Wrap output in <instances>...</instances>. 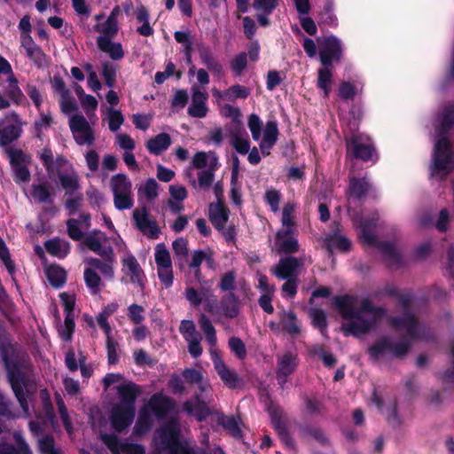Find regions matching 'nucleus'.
Listing matches in <instances>:
<instances>
[{
	"mask_svg": "<svg viewBox=\"0 0 454 454\" xmlns=\"http://www.w3.org/2000/svg\"><path fill=\"white\" fill-rule=\"evenodd\" d=\"M46 276L49 283L54 288L62 287L67 281V271L58 265L49 267Z\"/></svg>",
	"mask_w": 454,
	"mask_h": 454,
	"instance_id": "35",
	"label": "nucleus"
},
{
	"mask_svg": "<svg viewBox=\"0 0 454 454\" xmlns=\"http://www.w3.org/2000/svg\"><path fill=\"white\" fill-rule=\"evenodd\" d=\"M172 248L177 258L179 268L182 269L184 266V261H185L188 256V242L184 238H178L173 241Z\"/></svg>",
	"mask_w": 454,
	"mask_h": 454,
	"instance_id": "42",
	"label": "nucleus"
},
{
	"mask_svg": "<svg viewBox=\"0 0 454 454\" xmlns=\"http://www.w3.org/2000/svg\"><path fill=\"white\" fill-rule=\"evenodd\" d=\"M325 247L329 252L336 249L340 253H348L352 248V243L349 239L340 235L338 230L333 231L325 239Z\"/></svg>",
	"mask_w": 454,
	"mask_h": 454,
	"instance_id": "19",
	"label": "nucleus"
},
{
	"mask_svg": "<svg viewBox=\"0 0 454 454\" xmlns=\"http://www.w3.org/2000/svg\"><path fill=\"white\" fill-rule=\"evenodd\" d=\"M46 251L54 256L64 258L69 253V242H61L58 239H49L44 243Z\"/></svg>",
	"mask_w": 454,
	"mask_h": 454,
	"instance_id": "37",
	"label": "nucleus"
},
{
	"mask_svg": "<svg viewBox=\"0 0 454 454\" xmlns=\"http://www.w3.org/2000/svg\"><path fill=\"white\" fill-rule=\"evenodd\" d=\"M174 37L178 43L182 44L184 53L193 52L192 41L189 31H176Z\"/></svg>",
	"mask_w": 454,
	"mask_h": 454,
	"instance_id": "61",
	"label": "nucleus"
},
{
	"mask_svg": "<svg viewBox=\"0 0 454 454\" xmlns=\"http://www.w3.org/2000/svg\"><path fill=\"white\" fill-rule=\"evenodd\" d=\"M209 219L217 231H223L229 220V208L224 203L210 204Z\"/></svg>",
	"mask_w": 454,
	"mask_h": 454,
	"instance_id": "17",
	"label": "nucleus"
},
{
	"mask_svg": "<svg viewBox=\"0 0 454 454\" xmlns=\"http://www.w3.org/2000/svg\"><path fill=\"white\" fill-rule=\"evenodd\" d=\"M183 407L188 414H195L199 421L206 419L211 414L207 403L199 395H195L194 401H185Z\"/></svg>",
	"mask_w": 454,
	"mask_h": 454,
	"instance_id": "18",
	"label": "nucleus"
},
{
	"mask_svg": "<svg viewBox=\"0 0 454 454\" xmlns=\"http://www.w3.org/2000/svg\"><path fill=\"white\" fill-rule=\"evenodd\" d=\"M116 390L120 397L119 405L136 408V400L141 393V387L132 381H129L118 386Z\"/></svg>",
	"mask_w": 454,
	"mask_h": 454,
	"instance_id": "12",
	"label": "nucleus"
},
{
	"mask_svg": "<svg viewBox=\"0 0 454 454\" xmlns=\"http://www.w3.org/2000/svg\"><path fill=\"white\" fill-rule=\"evenodd\" d=\"M14 123L7 124L0 129V147L7 148L9 145L18 140L22 134L21 121L20 115L16 112L11 114Z\"/></svg>",
	"mask_w": 454,
	"mask_h": 454,
	"instance_id": "11",
	"label": "nucleus"
},
{
	"mask_svg": "<svg viewBox=\"0 0 454 454\" xmlns=\"http://www.w3.org/2000/svg\"><path fill=\"white\" fill-rule=\"evenodd\" d=\"M135 14L137 20L142 23V26L137 28V32L143 36L152 35L153 34V28L149 22L150 14L147 8L140 4L137 7Z\"/></svg>",
	"mask_w": 454,
	"mask_h": 454,
	"instance_id": "33",
	"label": "nucleus"
},
{
	"mask_svg": "<svg viewBox=\"0 0 454 454\" xmlns=\"http://www.w3.org/2000/svg\"><path fill=\"white\" fill-rule=\"evenodd\" d=\"M271 422L274 430L277 432L281 442L289 450H295V441L291 436L286 425L281 418L275 412L271 414Z\"/></svg>",
	"mask_w": 454,
	"mask_h": 454,
	"instance_id": "21",
	"label": "nucleus"
},
{
	"mask_svg": "<svg viewBox=\"0 0 454 454\" xmlns=\"http://www.w3.org/2000/svg\"><path fill=\"white\" fill-rule=\"evenodd\" d=\"M5 95L15 104L20 105L25 96L19 86V81L14 74L7 77V86L4 90Z\"/></svg>",
	"mask_w": 454,
	"mask_h": 454,
	"instance_id": "34",
	"label": "nucleus"
},
{
	"mask_svg": "<svg viewBox=\"0 0 454 454\" xmlns=\"http://www.w3.org/2000/svg\"><path fill=\"white\" fill-rule=\"evenodd\" d=\"M171 145V137L168 133H160L150 138L146 144V149L154 155H160Z\"/></svg>",
	"mask_w": 454,
	"mask_h": 454,
	"instance_id": "26",
	"label": "nucleus"
},
{
	"mask_svg": "<svg viewBox=\"0 0 454 454\" xmlns=\"http://www.w3.org/2000/svg\"><path fill=\"white\" fill-rule=\"evenodd\" d=\"M199 324L205 334L207 341L211 346H215L217 340L216 331L211 320L204 313H201L199 317Z\"/></svg>",
	"mask_w": 454,
	"mask_h": 454,
	"instance_id": "41",
	"label": "nucleus"
},
{
	"mask_svg": "<svg viewBox=\"0 0 454 454\" xmlns=\"http://www.w3.org/2000/svg\"><path fill=\"white\" fill-rule=\"evenodd\" d=\"M84 281L88 288L97 294L102 282L100 276L91 268H86L83 272Z\"/></svg>",
	"mask_w": 454,
	"mask_h": 454,
	"instance_id": "45",
	"label": "nucleus"
},
{
	"mask_svg": "<svg viewBox=\"0 0 454 454\" xmlns=\"http://www.w3.org/2000/svg\"><path fill=\"white\" fill-rule=\"evenodd\" d=\"M228 345L231 349V351L235 355V356L239 359L243 360L247 356V348L244 343V341L236 336H232L228 340Z\"/></svg>",
	"mask_w": 454,
	"mask_h": 454,
	"instance_id": "51",
	"label": "nucleus"
},
{
	"mask_svg": "<svg viewBox=\"0 0 454 454\" xmlns=\"http://www.w3.org/2000/svg\"><path fill=\"white\" fill-rule=\"evenodd\" d=\"M59 179L61 186L65 190L69 189L72 191H76L80 188L79 177H78L77 174H75V173L67 175V174H62L59 172Z\"/></svg>",
	"mask_w": 454,
	"mask_h": 454,
	"instance_id": "57",
	"label": "nucleus"
},
{
	"mask_svg": "<svg viewBox=\"0 0 454 454\" xmlns=\"http://www.w3.org/2000/svg\"><path fill=\"white\" fill-rule=\"evenodd\" d=\"M280 254H292L299 251V243L296 238L276 239Z\"/></svg>",
	"mask_w": 454,
	"mask_h": 454,
	"instance_id": "47",
	"label": "nucleus"
},
{
	"mask_svg": "<svg viewBox=\"0 0 454 454\" xmlns=\"http://www.w3.org/2000/svg\"><path fill=\"white\" fill-rule=\"evenodd\" d=\"M375 247L380 249L383 256L395 265H399L402 262V256L396 250L395 245L391 242H379Z\"/></svg>",
	"mask_w": 454,
	"mask_h": 454,
	"instance_id": "39",
	"label": "nucleus"
},
{
	"mask_svg": "<svg viewBox=\"0 0 454 454\" xmlns=\"http://www.w3.org/2000/svg\"><path fill=\"white\" fill-rule=\"evenodd\" d=\"M154 259L157 267L172 266L169 252L164 244H158L156 246Z\"/></svg>",
	"mask_w": 454,
	"mask_h": 454,
	"instance_id": "52",
	"label": "nucleus"
},
{
	"mask_svg": "<svg viewBox=\"0 0 454 454\" xmlns=\"http://www.w3.org/2000/svg\"><path fill=\"white\" fill-rule=\"evenodd\" d=\"M278 128L276 121H268L265 125L262 140L271 145H276L278 138Z\"/></svg>",
	"mask_w": 454,
	"mask_h": 454,
	"instance_id": "54",
	"label": "nucleus"
},
{
	"mask_svg": "<svg viewBox=\"0 0 454 454\" xmlns=\"http://www.w3.org/2000/svg\"><path fill=\"white\" fill-rule=\"evenodd\" d=\"M377 226V223L374 219L365 218L360 221L359 227V239L362 242L368 246H376L378 243L377 237L373 231Z\"/></svg>",
	"mask_w": 454,
	"mask_h": 454,
	"instance_id": "24",
	"label": "nucleus"
},
{
	"mask_svg": "<svg viewBox=\"0 0 454 454\" xmlns=\"http://www.w3.org/2000/svg\"><path fill=\"white\" fill-rule=\"evenodd\" d=\"M311 353L318 356L327 368L333 367L337 363L336 357L332 353L325 351L321 346L314 347Z\"/></svg>",
	"mask_w": 454,
	"mask_h": 454,
	"instance_id": "62",
	"label": "nucleus"
},
{
	"mask_svg": "<svg viewBox=\"0 0 454 454\" xmlns=\"http://www.w3.org/2000/svg\"><path fill=\"white\" fill-rule=\"evenodd\" d=\"M123 266L129 270L130 282L137 283L139 286L143 287L145 274L136 257L129 255L123 259Z\"/></svg>",
	"mask_w": 454,
	"mask_h": 454,
	"instance_id": "30",
	"label": "nucleus"
},
{
	"mask_svg": "<svg viewBox=\"0 0 454 454\" xmlns=\"http://www.w3.org/2000/svg\"><path fill=\"white\" fill-rule=\"evenodd\" d=\"M148 209L145 206L141 208H136L133 211L136 227L149 238L157 239L160 234V229L154 220L148 218Z\"/></svg>",
	"mask_w": 454,
	"mask_h": 454,
	"instance_id": "9",
	"label": "nucleus"
},
{
	"mask_svg": "<svg viewBox=\"0 0 454 454\" xmlns=\"http://www.w3.org/2000/svg\"><path fill=\"white\" fill-rule=\"evenodd\" d=\"M110 186L114 194L131 192L132 184L127 175L119 173L112 176Z\"/></svg>",
	"mask_w": 454,
	"mask_h": 454,
	"instance_id": "36",
	"label": "nucleus"
},
{
	"mask_svg": "<svg viewBox=\"0 0 454 454\" xmlns=\"http://www.w3.org/2000/svg\"><path fill=\"white\" fill-rule=\"evenodd\" d=\"M101 439L113 454H119L120 451H121V444L123 442H121L116 434H102Z\"/></svg>",
	"mask_w": 454,
	"mask_h": 454,
	"instance_id": "64",
	"label": "nucleus"
},
{
	"mask_svg": "<svg viewBox=\"0 0 454 454\" xmlns=\"http://www.w3.org/2000/svg\"><path fill=\"white\" fill-rule=\"evenodd\" d=\"M223 95L227 101H234L239 98L246 99L250 95V89L240 84H235L223 90Z\"/></svg>",
	"mask_w": 454,
	"mask_h": 454,
	"instance_id": "43",
	"label": "nucleus"
},
{
	"mask_svg": "<svg viewBox=\"0 0 454 454\" xmlns=\"http://www.w3.org/2000/svg\"><path fill=\"white\" fill-rule=\"evenodd\" d=\"M101 74H102L105 83L107 87L113 88L115 85L117 69H116V67L113 63H111L109 61L103 62Z\"/></svg>",
	"mask_w": 454,
	"mask_h": 454,
	"instance_id": "46",
	"label": "nucleus"
},
{
	"mask_svg": "<svg viewBox=\"0 0 454 454\" xmlns=\"http://www.w3.org/2000/svg\"><path fill=\"white\" fill-rule=\"evenodd\" d=\"M247 66V55L246 52L237 54L231 61V71L237 76H240Z\"/></svg>",
	"mask_w": 454,
	"mask_h": 454,
	"instance_id": "56",
	"label": "nucleus"
},
{
	"mask_svg": "<svg viewBox=\"0 0 454 454\" xmlns=\"http://www.w3.org/2000/svg\"><path fill=\"white\" fill-rule=\"evenodd\" d=\"M301 261L294 256L280 258L278 263L271 268V272L279 279L295 278Z\"/></svg>",
	"mask_w": 454,
	"mask_h": 454,
	"instance_id": "10",
	"label": "nucleus"
},
{
	"mask_svg": "<svg viewBox=\"0 0 454 454\" xmlns=\"http://www.w3.org/2000/svg\"><path fill=\"white\" fill-rule=\"evenodd\" d=\"M152 422L148 415L141 412L134 426L133 434L137 436L145 434L151 429Z\"/></svg>",
	"mask_w": 454,
	"mask_h": 454,
	"instance_id": "58",
	"label": "nucleus"
},
{
	"mask_svg": "<svg viewBox=\"0 0 454 454\" xmlns=\"http://www.w3.org/2000/svg\"><path fill=\"white\" fill-rule=\"evenodd\" d=\"M280 0H254L253 7L256 11H261L270 15L274 10L279 5Z\"/></svg>",
	"mask_w": 454,
	"mask_h": 454,
	"instance_id": "59",
	"label": "nucleus"
},
{
	"mask_svg": "<svg viewBox=\"0 0 454 454\" xmlns=\"http://www.w3.org/2000/svg\"><path fill=\"white\" fill-rule=\"evenodd\" d=\"M223 315L229 318H234L239 314V298L233 292L224 294L220 301Z\"/></svg>",
	"mask_w": 454,
	"mask_h": 454,
	"instance_id": "28",
	"label": "nucleus"
},
{
	"mask_svg": "<svg viewBox=\"0 0 454 454\" xmlns=\"http://www.w3.org/2000/svg\"><path fill=\"white\" fill-rule=\"evenodd\" d=\"M247 125L251 131L253 139L255 141L259 140L262 135V122L260 117L256 114H251L248 116Z\"/></svg>",
	"mask_w": 454,
	"mask_h": 454,
	"instance_id": "63",
	"label": "nucleus"
},
{
	"mask_svg": "<svg viewBox=\"0 0 454 454\" xmlns=\"http://www.w3.org/2000/svg\"><path fill=\"white\" fill-rule=\"evenodd\" d=\"M309 317L313 326L324 335L328 326L325 312L322 309H310Z\"/></svg>",
	"mask_w": 454,
	"mask_h": 454,
	"instance_id": "44",
	"label": "nucleus"
},
{
	"mask_svg": "<svg viewBox=\"0 0 454 454\" xmlns=\"http://www.w3.org/2000/svg\"><path fill=\"white\" fill-rule=\"evenodd\" d=\"M102 233L100 231H94L83 238L82 243L90 251L96 253L102 258L111 259L114 255V249L111 246L102 247L100 239L97 237L98 234Z\"/></svg>",
	"mask_w": 454,
	"mask_h": 454,
	"instance_id": "15",
	"label": "nucleus"
},
{
	"mask_svg": "<svg viewBox=\"0 0 454 454\" xmlns=\"http://www.w3.org/2000/svg\"><path fill=\"white\" fill-rule=\"evenodd\" d=\"M157 433L160 449L168 451V454H198V446H192L188 441L181 440V428L176 420L168 421Z\"/></svg>",
	"mask_w": 454,
	"mask_h": 454,
	"instance_id": "4",
	"label": "nucleus"
},
{
	"mask_svg": "<svg viewBox=\"0 0 454 454\" xmlns=\"http://www.w3.org/2000/svg\"><path fill=\"white\" fill-rule=\"evenodd\" d=\"M27 57L34 62V64L38 67H43L45 64L46 54L43 52L42 48L38 45L27 50Z\"/></svg>",
	"mask_w": 454,
	"mask_h": 454,
	"instance_id": "60",
	"label": "nucleus"
},
{
	"mask_svg": "<svg viewBox=\"0 0 454 454\" xmlns=\"http://www.w3.org/2000/svg\"><path fill=\"white\" fill-rule=\"evenodd\" d=\"M333 0H325L323 9L317 15L319 27H336L338 26V18L333 12Z\"/></svg>",
	"mask_w": 454,
	"mask_h": 454,
	"instance_id": "23",
	"label": "nucleus"
},
{
	"mask_svg": "<svg viewBox=\"0 0 454 454\" xmlns=\"http://www.w3.org/2000/svg\"><path fill=\"white\" fill-rule=\"evenodd\" d=\"M207 97V94L197 90H194L192 96V104L188 108V114L195 118H203L207 114V107L206 105Z\"/></svg>",
	"mask_w": 454,
	"mask_h": 454,
	"instance_id": "20",
	"label": "nucleus"
},
{
	"mask_svg": "<svg viewBox=\"0 0 454 454\" xmlns=\"http://www.w3.org/2000/svg\"><path fill=\"white\" fill-rule=\"evenodd\" d=\"M347 158L359 160L362 161H376L378 155L376 148L370 137L359 132L351 130L344 134Z\"/></svg>",
	"mask_w": 454,
	"mask_h": 454,
	"instance_id": "6",
	"label": "nucleus"
},
{
	"mask_svg": "<svg viewBox=\"0 0 454 454\" xmlns=\"http://www.w3.org/2000/svg\"><path fill=\"white\" fill-rule=\"evenodd\" d=\"M214 177L215 168H213V162H211L207 169L200 170L198 173L199 186L203 190H208L212 186Z\"/></svg>",
	"mask_w": 454,
	"mask_h": 454,
	"instance_id": "53",
	"label": "nucleus"
},
{
	"mask_svg": "<svg viewBox=\"0 0 454 454\" xmlns=\"http://www.w3.org/2000/svg\"><path fill=\"white\" fill-rule=\"evenodd\" d=\"M136 414V408L115 404L111 411L110 423L117 433L126 430L132 423Z\"/></svg>",
	"mask_w": 454,
	"mask_h": 454,
	"instance_id": "8",
	"label": "nucleus"
},
{
	"mask_svg": "<svg viewBox=\"0 0 454 454\" xmlns=\"http://www.w3.org/2000/svg\"><path fill=\"white\" fill-rule=\"evenodd\" d=\"M75 323L74 315L67 314L65 317L64 325L59 330V335L65 341H70L74 332Z\"/></svg>",
	"mask_w": 454,
	"mask_h": 454,
	"instance_id": "49",
	"label": "nucleus"
},
{
	"mask_svg": "<svg viewBox=\"0 0 454 454\" xmlns=\"http://www.w3.org/2000/svg\"><path fill=\"white\" fill-rule=\"evenodd\" d=\"M14 345L10 341L0 345V352L7 376L12 391L23 410L28 409V403L24 388L27 385V378L22 371V364L18 359H11L10 356L14 352Z\"/></svg>",
	"mask_w": 454,
	"mask_h": 454,
	"instance_id": "3",
	"label": "nucleus"
},
{
	"mask_svg": "<svg viewBox=\"0 0 454 454\" xmlns=\"http://www.w3.org/2000/svg\"><path fill=\"white\" fill-rule=\"evenodd\" d=\"M454 125V106H446L442 114L440 124L437 127V132L441 137H446L448 132Z\"/></svg>",
	"mask_w": 454,
	"mask_h": 454,
	"instance_id": "38",
	"label": "nucleus"
},
{
	"mask_svg": "<svg viewBox=\"0 0 454 454\" xmlns=\"http://www.w3.org/2000/svg\"><path fill=\"white\" fill-rule=\"evenodd\" d=\"M319 46L318 55L322 66H333V62H340L342 58V43L333 35H328L317 38Z\"/></svg>",
	"mask_w": 454,
	"mask_h": 454,
	"instance_id": "7",
	"label": "nucleus"
},
{
	"mask_svg": "<svg viewBox=\"0 0 454 454\" xmlns=\"http://www.w3.org/2000/svg\"><path fill=\"white\" fill-rule=\"evenodd\" d=\"M356 297L348 294L334 297V306L345 320L341 331L345 336L359 337L374 329L386 317L387 309L381 306H375L372 301L365 298L362 300L358 309H356Z\"/></svg>",
	"mask_w": 454,
	"mask_h": 454,
	"instance_id": "1",
	"label": "nucleus"
},
{
	"mask_svg": "<svg viewBox=\"0 0 454 454\" xmlns=\"http://www.w3.org/2000/svg\"><path fill=\"white\" fill-rule=\"evenodd\" d=\"M372 189V184L366 178L364 177H350L348 184V193L350 196L357 200L365 197Z\"/></svg>",
	"mask_w": 454,
	"mask_h": 454,
	"instance_id": "27",
	"label": "nucleus"
},
{
	"mask_svg": "<svg viewBox=\"0 0 454 454\" xmlns=\"http://www.w3.org/2000/svg\"><path fill=\"white\" fill-rule=\"evenodd\" d=\"M301 433L303 435L314 438L321 445H326L329 443L328 438L325 435L323 430L319 427L305 426L301 428Z\"/></svg>",
	"mask_w": 454,
	"mask_h": 454,
	"instance_id": "55",
	"label": "nucleus"
},
{
	"mask_svg": "<svg viewBox=\"0 0 454 454\" xmlns=\"http://www.w3.org/2000/svg\"><path fill=\"white\" fill-rule=\"evenodd\" d=\"M38 450L42 454H60L55 448V439L52 434H46L38 440Z\"/></svg>",
	"mask_w": 454,
	"mask_h": 454,
	"instance_id": "48",
	"label": "nucleus"
},
{
	"mask_svg": "<svg viewBox=\"0 0 454 454\" xmlns=\"http://www.w3.org/2000/svg\"><path fill=\"white\" fill-rule=\"evenodd\" d=\"M95 30L102 33V35H99L98 38H108L109 40H112L118 33V22L106 19L103 27L100 28V25L97 24L95 26Z\"/></svg>",
	"mask_w": 454,
	"mask_h": 454,
	"instance_id": "50",
	"label": "nucleus"
},
{
	"mask_svg": "<svg viewBox=\"0 0 454 454\" xmlns=\"http://www.w3.org/2000/svg\"><path fill=\"white\" fill-rule=\"evenodd\" d=\"M5 153L12 168L28 164L31 161V156L26 154L21 149L7 147Z\"/></svg>",
	"mask_w": 454,
	"mask_h": 454,
	"instance_id": "40",
	"label": "nucleus"
},
{
	"mask_svg": "<svg viewBox=\"0 0 454 454\" xmlns=\"http://www.w3.org/2000/svg\"><path fill=\"white\" fill-rule=\"evenodd\" d=\"M388 324L396 330H405L407 336H403L398 342H392L387 336L379 338L367 348V353L372 361H378L386 353H390L393 357L403 359L411 348V340L419 336V324L411 311L403 313V317H389Z\"/></svg>",
	"mask_w": 454,
	"mask_h": 454,
	"instance_id": "2",
	"label": "nucleus"
},
{
	"mask_svg": "<svg viewBox=\"0 0 454 454\" xmlns=\"http://www.w3.org/2000/svg\"><path fill=\"white\" fill-rule=\"evenodd\" d=\"M454 168V152L447 137H440L434 144L432 162L429 166L430 177L444 180Z\"/></svg>",
	"mask_w": 454,
	"mask_h": 454,
	"instance_id": "5",
	"label": "nucleus"
},
{
	"mask_svg": "<svg viewBox=\"0 0 454 454\" xmlns=\"http://www.w3.org/2000/svg\"><path fill=\"white\" fill-rule=\"evenodd\" d=\"M214 367L226 387L234 389L239 386L241 381L239 374L235 371L229 369L221 358L218 357L214 360Z\"/></svg>",
	"mask_w": 454,
	"mask_h": 454,
	"instance_id": "14",
	"label": "nucleus"
},
{
	"mask_svg": "<svg viewBox=\"0 0 454 454\" xmlns=\"http://www.w3.org/2000/svg\"><path fill=\"white\" fill-rule=\"evenodd\" d=\"M279 319L280 325L284 333L292 336H296L301 333L299 320L294 311H282L279 314Z\"/></svg>",
	"mask_w": 454,
	"mask_h": 454,
	"instance_id": "25",
	"label": "nucleus"
},
{
	"mask_svg": "<svg viewBox=\"0 0 454 454\" xmlns=\"http://www.w3.org/2000/svg\"><path fill=\"white\" fill-rule=\"evenodd\" d=\"M333 68V66H322V67L317 70V87L324 91L325 98H328L331 92Z\"/></svg>",
	"mask_w": 454,
	"mask_h": 454,
	"instance_id": "32",
	"label": "nucleus"
},
{
	"mask_svg": "<svg viewBox=\"0 0 454 454\" xmlns=\"http://www.w3.org/2000/svg\"><path fill=\"white\" fill-rule=\"evenodd\" d=\"M299 365L297 354L286 351L281 356H278L277 372L282 375H292Z\"/></svg>",
	"mask_w": 454,
	"mask_h": 454,
	"instance_id": "22",
	"label": "nucleus"
},
{
	"mask_svg": "<svg viewBox=\"0 0 454 454\" xmlns=\"http://www.w3.org/2000/svg\"><path fill=\"white\" fill-rule=\"evenodd\" d=\"M148 406L157 418H165L175 407L173 400L162 394H154Z\"/></svg>",
	"mask_w": 454,
	"mask_h": 454,
	"instance_id": "13",
	"label": "nucleus"
},
{
	"mask_svg": "<svg viewBox=\"0 0 454 454\" xmlns=\"http://www.w3.org/2000/svg\"><path fill=\"white\" fill-rule=\"evenodd\" d=\"M31 194L39 203H53V188L48 182L32 185Z\"/></svg>",
	"mask_w": 454,
	"mask_h": 454,
	"instance_id": "29",
	"label": "nucleus"
},
{
	"mask_svg": "<svg viewBox=\"0 0 454 454\" xmlns=\"http://www.w3.org/2000/svg\"><path fill=\"white\" fill-rule=\"evenodd\" d=\"M197 51L199 52L201 63L211 72L221 74L223 72V66L219 63L214 56L211 48L204 43L197 44Z\"/></svg>",
	"mask_w": 454,
	"mask_h": 454,
	"instance_id": "16",
	"label": "nucleus"
},
{
	"mask_svg": "<svg viewBox=\"0 0 454 454\" xmlns=\"http://www.w3.org/2000/svg\"><path fill=\"white\" fill-rule=\"evenodd\" d=\"M97 44L100 51L109 53L114 60H119L124 57L122 46L119 43H113L108 38H97Z\"/></svg>",
	"mask_w": 454,
	"mask_h": 454,
	"instance_id": "31",
	"label": "nucleus"
}]
</instances>
